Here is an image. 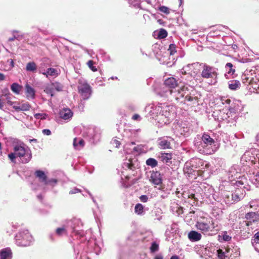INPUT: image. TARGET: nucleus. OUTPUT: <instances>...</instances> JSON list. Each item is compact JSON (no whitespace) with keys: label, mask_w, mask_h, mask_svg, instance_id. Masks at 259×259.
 I'll list each match as a JSON object with an SVG mask.
<instances>
[{"label":"nucleus","mask_w":259,"mask_h":259,"mask_svg":"<svg viewBox=\"0 0 259 259\" xmlns=\"http://www.w3.org/2000/svg\"><path fill=\"white\" fill-rule=\"evenodd\" d=\"M141 132L140 129H125L123 133V139H122V142H126V144H128V146L134 145L135 143L132 140H134L137 138L139 136V134Z\"/></svg>","instance_id":"nucleus-10"},{"label":"nucleus","mask_w":259,"mask_h":259,"mask_svg":"<svg viewBox=\"0 0 259 259\" xmlns=\"http://www.w3.org/2000/svg\"><path fill=\"white\" fill-rule=\"evenodd\" d=\"M202 238L201 234L196 231H191L188 233V238L193 242L198 241Z\"/></svg>","instance_id":"nucleus-23"},{"label":"nucleus","mask_w":259,"mask_h":259,"mask_svg":"<svg viewBox=\"0 0 259 259\" xmlns=\"http://www.w3.org/2000/svg\"><path fill=\"white\" fill-rule=\"evenodd\" d=\"M73 145L76 150H80L84 146V141L80 138H75L73 140Z\"/></svg>","instance_id":"nucleus-27"},{"label":"nucleus","mask_w":259,"mask_h":259,"mask_svg":"<svg viewBox=\"0 0 259 259\" xmlns=\"http://www.w3.org/2000/svg\"><path fill=\"white\" fill-rule=\"evenodd\" d=\"M195 227L202 234L207 236L216 235L221 229L218 222L210 217H201L197 219Z\"/></svg>","instance_id":"nucleus-3"},{"label":"nucleus","mask_w":259,"mask_h":259,"mask_svg":"<svg viewBox=\"0 0 259 259\" xmlns=\"http://www.w3.org/2000/svg\"><path fill=\"white\" fill-rule=\"evenodd\" d=\"M15 240L17 245L27 246L31 244L33 237L27 230H23L16 235Z\"/></svg>","instance_id":"nucleus-8"},{"label":"nucleus","mask_w":259,"mask_h":259,"mask_svg":"<svg viewBox=\"0 0 259 259\" xmlns=\"http://www.w3.org/2000/svg\"><path fill=\"white\" fill-rule=\"evenodd\" d=\"M194 66L199 65L202 66V71L201 75L203 78H209L216 77L217 76V69L214 67L210 66L205 64H199V63H195L193 64Z\"/></svg>","instance_id":"nucleus-11"},{"label":"nucleus","mask_w":259,"mask_h":259,"mask_svg":"<svg viewBox=\"0 0 259 259\" xmlns=\"http://www.w3.org/2000/svg\"><path fill=\"white\" fill-rule=\"evenodd\" d=\"M111 143L113 146L118 148L120 144H121V142L116 139H113L111 141Z\"/></svg>","instance_id":"nucleus-53"},{"label":"nucleus","mask_w":259,"mask_h":259,"mask_svg":"<svg viewBox=\"0 0 259 259\" xmlns=\"http://www.w3.org/2000/svg\"><path fill=\"white\" fill-rule=\"evenodd\" d=\"M220 101L223 105H225V107H227V105H229L231 102L230 99L226 97H221L220 98Z\"/></svg>","instance_id":"nucleus-47"},{"label":"nucleus","mask_w":259,"mask_h":259,"mask_svg":"<svg viewBox=\"0 0 259 259\" xmlns=\"http://www.w3.org/2000/svg\"><path fill=\"white\" fill-rule=\"evenodd\" d=\"M150 251L152 253L155 252L159 250V244L156 242H153L150 248Z\"/></svg>","instance_id":"nucleus-43"},{"label":"nucleus","mask_w":259,"mask_h":259,"mask_svg":"<svg viewBox=\"0 0 259 259\" xmlns=\"http://www.w3.org/2000/svg\"><path fill=\"white\" fill-rule=\"evenodd\" d=\"M158 157L163 163H168L171 162L172 155L171 153L161 152Z\"/></svg>","instance_id":"nucleus-26"},{"label":"nucleus","mask_w":259,"mask_h":259,"mask_svg":"<svg viewBox=\"0 0 259 259\" xmlns=\"http://www.w3.org/2000/svg\"><path fill=\"white\" fill-rule=\"evenodd\" d=\"M37 66L34 62L28 63L26 66V69L28 71L34 72L36 70Z\"/></svg>","instance_id":"nucleus-36"},{"label":"nucleus","mask_w":259,"mask_h":259,"mask_svg":"<svg viewBox=\"0 0 259 259\" xmlns=\"http://www.w3.org/2000/svg\"><path fill=\"white\" fill-rule=\"evenodd\" d=\"M187 91L188 87L183 86L177 90L176 89L175 90L161 89L160 91L159 92V95L170 102L182 103L184 101L183 99L185 95L187 94Z\"/></svg>","instance_id":"nucleus-6"},{"label":"nucleus","mask_w":259,"mask_h":259,"mask_svg":"<svg viewBox=\"0 0 259 259\" xmlns=\"http://www.w3.org/2000/svg\"><path fill=\"white\" fill-rule=\"evenodd\" d=\"M232 237L227 231H223L221 235H219V240L224 241H229L231 240Z\"/></svg>","instance_id":"nucleus-33"},{"label":"nucleus","mask_w":259,"mask_h":259,"mask_svg":"<svg viewBox=\"0 0 259 259\" xmlns=\"http://www.w3.org/2000/svg\"><path fill=\"white\" fill-rule=\"evenodd\" d=\"M194 145L199 153L205 155L213 154L219 148L214 140L206 133H204L198 141L195 140Z\"/></svg>","instance_id":"nucleus-2"},{"label":"nucleus","mask_w":259,"mask_h":259,"mask_svg":"<svg viewBox=\"0 0 259 259\" xmlns=\"http://www.w3.org/2000/svg\"><path fill=\"white\" fill-rule=\"evenodd\" d=\"M206 251H207L206 248L204 246H202L200 253H201L202 254H205V253H206Z\"/></svg>","instance_id":"nucleus-63"},{"label":"nucleus","mask_w":259,"mask_h":259,"mask_svg":"<svg viewBox=\"0 0 259 259\" xmlns=\"http://www.w3.org/2000/svg\"><path fill=\"white\" fill-rule=\"evenodd\" d=\"M30 108V105L28 103H25L21 104L20 103V106H19L18 111H28Z\"/></svg>","instance_id":"nucleus-39"},{"label":"nucleus","mask_w":259,"mask_h":259,"mask_svg":"<svg viewBox=\"0 0 259 259\" xmlns=\"http://www.w3.org/2000/svg\"><path fill=\"white\" fill-rule=\"evenodd\" d=\"M251 244L254 249L259 252V231L255 233L252 237Z\"/></svg>","instance_id":"nucleus-25"},{"label":"nucleus","mask_w":259,"mask_h":259,"mask_svg":"<svg viewBox=\"0 0 259 259\" xmlns=\"http://www.w3.org/2000/svg\"><path fill=\"white\" fill-rule=\"evenodd\" d=\"M168 51L169 52L170 55H174L176 52V45H175L174 44H171L169 46Z\"/></svg>","instance_id":"nucleus-46"},{"label":"nucleus","mask_w":259,"mask_h":259,"mask_svg":"<svg viewBox=\"0 0 259 259\" xmlns=\"http://www.w3.org/2000/svg\"><path fill=\"white\" fill-rule=\"evenodd\" d=\"M140 199L143 202H146L148 201V197L147 195H142L140 197Z\"/></svg>","instance_id":"nucleus-56"},{"label":"nucleus","mask_w":259,"mask_h":259,"mask_svg":"<svg viewBox=\"0 0 259 259\" xmlns=\"http://www.w3.org/2000/svg\"><path fill=\"white\" fill-rule=\"evenodd\" d=\"M239 166L237 165L232 166L228 171V179L232 185L243 188L247 191L250 189V186L248 184L247 180L244 176H238L240 172Z\"/></svg>","instance_id":"nucleus-5"},{"label":"nucleus","mask_w":259,"mask_h":259,"mask_svg":"<svg viewBox=\"0 0 259 259\" xmlns=\"http://www.w3.org/2000/svg\"><path fill=\"white\" fill-rule=\"evenodd\" d=\"M138 166L137 160L136 159H131L130 157L123 163L122 167L125 170L130 169L134 170Z\"/></svg>","instance_id":"nucleus-17"},{"label":"nucleus","mask_w":259,"mask_h":259,"mask_svg":"<svg viewBox=\"0 0 259 259\" xmlns=\"http://www.w3.org/2000/svg\"><path fill=\"white\" fill-rule=\"evenodd\" d=\"M11 89L14 93L18 95L22 89V86L17 83H13L11 85Z\"/></svg>","instance_id":"nucleus-34"},{"label":"nucleus","mask_w":259,"mask_h":259,"mask_svg":"<svg viewBox=\"0 0 259 259\" xmlns=\"http://www.w3.org/2000/svg\"><path fill=\"white\" fill-rule=\"evenodd\" d=\"M42 133H43V134L47 136H49L51 134V132L49 129H44L42 131Z\"/></svg>","instance_id":"nucleus-59"},{"label":"nucleus","mask_w":259,"mask_h":259,"mask_svg":"<svg viewBox=\"0 0 259 259\" xmlns=\"http://www.w3.org/2000/svg\"><path fill=\"white\" fill-rule=\"evenodd\" d=\"M248 205L250 208L256 209L257 207H259V200H252L251 201H250Z\"/></svg>","instance_id":"nucleus-42"},{"label":"nucleus","mask_w":259,"mask_h":259,"mask_svg":"<svg viewBox=\"0 0 259 259\" xmlns=\"http://www.w3.org/2000/svg\"><path fill=\"white\" fill-rule=\"evenodd\" d=\"M12 252L10 248H6L0 251V259H11Z\"/></svg>","instance_id":"nucleus-29"},{"label":"nucleus","mask_w":259,"mask_h":259,"mask_svg":"<svg viewBox=\"0 0 259 259\" xmlns=\"http://www.w3.org/2000/svg\"><path fill=\"white\" fill-rule=\"evenodd\" d=\"M226 73L225 76L227 79H229L233 77V74L235 72V70L233 68V65L231 63H227L225 66Z\"/></svg>","instance_id":"nucleus-22"},{"label":"nucleus","mask_w":259,"mask_h":259,"mask_svg":"<svg viewBox=\"0 0 259 259\" xmlns=\"http://www.w3.org/2000/svg\"><path fill=\"white\" fill-rule=\"evenodd\" d=\"M135 212L138 215H144L145 210L143 205L141 203L137 204L135 206Z\"/></svg>","instance_id":"nucleus-32"},{"label":"nucleus","mask_w":259,"mask_h":259,"mask_svg":"<svg viewBox=\"0 0 259 259\" xmlns=\"http://www.w3.org/2000/svg\"><path fill=\"white\" fill-rule=\"evenodd\" d=\"M13 107V108L16 111L18 112L19 106H20V103L18 102H13L12 104L10 105Z\"/></svg>","instance_id":"nucleus-54"},{"label":"nucleus","mask_w":259,"mask_h":259,"mask_svg":"<svg viewBox=\"0 0 259 259\" xmlns=\"http://www.w3.org/2000/svg\"><path fill=\"white\" fill-rule=\"evenodd\" d=\"M183 100L184 101L182 103L186 104L187 102H192L191 104H194L197 101V99L196 97H193L191 96L186 95L185 97H184Z\"/></svg>","instance_id":"nucleus-37"},{"label":"nucleus","mask_w":259,"mask_h":259,"mask_svg":"<svg viewBox=\"0 0 259 259\" xmlns=\"http://www.w3.org/2000/svg\"><path fill=\"white\" fill-rule=\"evenodd\" d=\"M13 35L15 36V38L18 40H21L25 37V33H21L19 31L17 30H14L12 31Z\"/></svg>","instance_id":"nucleus-38"},{"label":"nucleus","mask_w":259,"mask_h":259,"mask_svg":"<svg viewBox=\"0 0 259 259\" xmlns=\"http://www.w3.org/2000/svg\"><path fill=\"white\" fill-rule=\"evenodd\" d=\"M123 149L126 153L130 154L132 153L134 155L140 154L144 151V146L142 145L134 147L132 149H128V144H125L123 145Z\"/></svg>","instance_id":"nucleus-15"},{"label":"nucleus","mask_w":259,"mask_h":259,"mask_svg":"<svg viewBox=\"0 0 259 259\" xmlns=\"http://www.w3.org/2000/svg\"><path fill=\"white\" fill-rule=\"evenodd\" d=\"M25 93L27 99L32 100L35 98V91L29 84L27 83L25 85Z\"/></svg>","instance_id":"nucleus-21"},{"label":"nucleus","mask_w":259,"mask_h":259,"mask_svg":"<svg viewBox=\"0 0 259 259\" xmlns=\"http://www.w3.org/2000/svg\"><path fill=\"white\" fill-rule=\"evenodd\" d=\"M250 154H252V152L251 151H246L244 153V154H243V155L242 156V159H244L246 161H247V160H248L249 161H252L253 160L251 159V158L250 159H248V157H249Z\"/></svg>","instance_id":"nucleus-49"},{"label":"nucleus","mask_w":259,"mask_h":259,"mask_svg":"<svg viewBox=\"0 0 259 259\" xmlns=\"http://www.w3.org/2000/svg\"><path fill=\"white\" fill-rule=\"evenodd\" d=\"M238 187V189L235 190V192L232 194V198L234 202L240 201L244 197L245 194V191L244 192H240V190Z\"/></svg>","instance_id":"nucleus-24"},{"label":"nucleus","mask_w":259,"mask_h":259,"mask_svg":"<svg viewBox=\"0 0 259 259\" xmlns=\"http://www.w3.org/2000/svg\"><path fill=\"white\" fill-rule=\"evenodd\" d=\"M79 192H80V190L78 189L75 188H74L73 189L70 190L69 192V194H75Z\"/></svg>","instance_id":"nucleus-62"},{"label":"nucleus","mask_w":259,"mask_h":259,"mask_svg":"<svg viewBox=\"0 0 259 259\" xmlns=\"http://www.w3.org/2000/svg\"><path fill=\"white\" fill-rule=\"evenodd\" d=\"M154 259H163V256L161 254H158L155 256Z\"/></svg>","instance_id":"nucleus-64"},{"label":"nucleus","mask_w":259,"mask_h":259,"mask_svg":"<svg viewBox=\"0 0 259 259\" xmlns=\"http://www.w3.org/2000/svg\"><path fill=\"white\" fill-rule=\"evenodd\" d=\"M95 132V130L93 128H90L89 130V137H91L93 140V141H97L99 140L100 138V135L95 134L93 135V134Z\"/></svg>","instance_id":"nucleus-35"},{"label":"nucleus","mask_w":259,"mask_h":259,"mask_svg":"<svg viewBox=\"0 0 259 259\" xmlns=\"http://www.w3.org/2000/svg\"><path fill=\"white\" fill-rule=\"evenodd\" d=\"M229 88L231 90H237L240 87L239 81L237 80H230L228 82Z\"/></svg>","instance_id":"nucleus-31"},{"label":"nucleus","mask_w":259,"mask_h":259,"mask_svg":"<svg viewBox=\"0 0 259 259\" xmlns=\"http://www.w3.org/2000/svg\"><path fill=\"white\" fill-rule=\"evenodd\" d=\"M34 116L36 119H44L47 116L46 114L37 113L34 115Z\"/></svg>","instance_id":"nucleus-52"},{"label":"nucleus","mask_w":259,"mask_h":259,"mask_svg":"<svg viewBox=\"0 0 259 259\" xmlns=\"http://www.w3.org/2000/svg\"><path fill=\"white\" fill-rule=\"evenodd\" d=\"M6 96H7V97H6L7 103L10 106L13 102L11 101V98L9 95H6Z\"/></svg>","instance_id":"nucleus-61"},{"label":"nucleus","mask_w":259,"mask_h":259,"mask_svg":"<svg viewBox=\"0 0 259 259\" xmlns=\"http://www.w3.org/2000/svg\"><path fill=\"white\" fill-rule=\"evenodd\" d=\"M190 164L193 168H199L201 170L208 167L209 165L206 161L199 158L192 159L190 162Z\"/></svg>","instance_id":"nucleus-14"},{"label":"nucleus","mask_w":259,"mask_h":259,"mask_svg":"<svg viewBox=\"0 0 259 259\" xmlns=\"http://www.w3.org/2000/svg\"><path fill=\"white\" fill-rule=\"evenodd\" d=\"M8 157L12 162L14 163H16V158H18V156L15 151H14V152H12L9 154Z\"/></svg>","instance_id":"nucleus-45"},{"label":"nucleus","mask_w":259,"mask_h":259,"mask_svg":"<svg viewBox=\"0 0 259 259\" xmlns=\"http://www.w3.org/2000/svg\"><path fill=\"white\" fill-rule=\"evenodd\" d=\"M254 174V179L255 182H259V170Z\"/></svg>","instance_id":"nucleus-58"},{"label":"nucleus","mask_w":259,"mask_h":259,"mask_svg":"<svg viewBox=\"0 0 259 259\" xmlns=\"http://www.w3.org/2000/svg\"><path fill=\"white\" fill-rule=\"evenodd\" d=\"M178 80L174 77H168L166 79L164 82V87L161 89H165L166 90L174 89L178 85Z\"/></svg>","instance_id":"nucleus-16"},{"label":"nucleus","mask_w":259,"mask_h":259,"mask_svg":"<svg viewBox=\"0 0 259 259\" xmlns=\"http://www.w3.org/2000/svg\"><path fill=\"white\" fill-rule=\"evenodd\" d=\"M149 180L154 185H158L162 183V177L158 171H152Z\"/></svg>","instance_id":"nucleus-19"},{"label":"nucleus","mask_w":259,"mask_h":259,"mask_svg":"<svg viewBox=\"0 0 259 259\" xmlns=\"http://www.w3.org/2000/svg\"><path fill=\"white\" fill-rule=\"evenodd\" d=\"M13 150L16 152L19 161L22 163H27L31 160V151L23 143L20 142L14 145Z\"/></svg>","instance_id":"nucleus-7"},{"label":"nucleus","mask_w":259,"mask_h":259,"mask_svg":"<svg viewBox=\"0 0 259 259\" xmlns=\"http://www.w3.org/2000/svg\"><path fill=\"white\" fill-rule=\"evenodd\" d=\"M41 73L47 77H48L49 76L56 77L59 75L58 70L54 68H49L47 69L46 71L42 72Z\"/></svg>","instance_id":"nucleus-30"},{"label":"nucleus","mask_w":259,"mask_h":259,"mask_svg":"<svg viewBox=\"0 0 259 259\" xmlns=\"http://www.w3.org/2000/svg\"><path fill=\"white\" fill-rule=\"evenodd\" d=\"M87 64L89 67L93 71H97V69L96 67L94 66V62L92 60H90L88 62Z\"/></svg>","instance_id":"nucleus-51"},{"label":"nucleus","mask_w":259,"mask_h":259,"mask_svg":"<svg viewBox=\"0 0 259 259\" xmlns=\"http://www.w3.org/2000/svg\"><path fill=\"white\" fill-rule=\"evenodd\" d=\"M167 36V32L164 29H160L158 32V38L162 39L165 38Z\"/></svg>","instance_id":"nucleus-41"},{"label":"nucleus","mask_w":259,"mask_h":259,"mask_svg":"<svg viewBox=\"0 0 259 259\" xmlns=\"http://www.w3.org/2000/svg\"><path fill=\"white\" fill-rule=\"evenodd\" d=\"M159 10L162 12V13H164L166 14H168L169 13L170 11H169V9L165 6H160L159 8Z\"/></svg>","instance_id":"nucleus-50"},{"label":"nucleus","mask_w":259,"mask_h":259,"mask_svg":"<svg viewBox=\"0 0 259 259\" xmlns=\"http://www.w3.org/2000/svg\"><path fill=\"white\" fill-rule=\"evenodd\" d=\"M171 140L172 139L168 137L161 138L159 139L158 145L159 147L162 149L169 148L170 146V140Z\"/></svg>","instance_id":"nucleus-20"},{"label":"nucleus","mask_w":259,"mask_h":259,"mask_svg":"<svg viewBox=\"0 0 259 259\" xmlns=\"http://www.w3.org/2000/svg\"><path fill=\"white\" fill-rule=\"evenodd\" d=\"M218 252V256L220 259H225L227 255L226 254V253L224 252L221 249H219L217 250Z\"/></svg>","instance_id":"nucleus-48"},{"label":"nucleus","mask_w":259,"mask_h":259,"mask_svg":"<svg viewBox=\"0 0 259 259\" xmlns=\"http://www.w3.org/2000/svg\"><path fill=\"white\" fill-rule=\"evenodd\" d=\"M35 175L39 181L44 183L45 185H48L49 182H47V177L45 172L40 170H37L35 172Z\"/></svg>","instance_id":"nucleus-28"},{"label":"nucleus","mask_w":259,"mask_h":259,"mask_svg":"<svg viewBox=\"0 0 259 259\" xmlns=\"http://www.w3.org/2000/svg\"><path fill=\"white\" fill-rule=\"evenodd\" d=\"M146 163L147 165L150 166L152 167H154L157 165V161L154 158H148L146 161Z\"/></svg>","instance_id":"nucleus-40"},{"label":"nucleus","mask_w":259,"mask_h":259,"mask_svg":"<svg viewBox=\"0 0 259 259\" xmlns=\"http://www.w3.org/2000/svg\"><path fill=\"white\" fill-rule=\"evenodd\" d=\"M179 127L180 128V131L181 134H185L186 133L188 132L189 131V129L187 127H183V130H182V127L180 126Z\"/></svg>","instance_id":"nucleus-57"},{"label":"nucleus","mask_w":259,"mask_h":259,"mask_svg":"<svg viewBox=\"0 0 259 259\" xmlns=\"http://www.w3.org/2000/svg\"><path fill=\"white\" fill-rule=\"evenodd\" d=\"M82 226V224L79 219H74L68 221L62 227L56 229L55 235L61 237L70 233L78 235L79 237H82L84 235V232L77 229V227L80 228V226Z\"/></svg>","instance_id":"nucleus-4"},{"label":"nucleus","mask_w":259,"mask_h":259,"mask_svg":"<svg viewBox=\"0 0 259 259\" xmlns=\"http://www.w3.org/2000/svg\"><path fill=\"white\" fill-rule=\"evenodd\" d=\"M63 85L57 81L52 82L51 84H48L44 90V92L47 94L50 95L51 97L54 95V91L60 92L62 91Z\"/></svg>","instance_id":"nucleus-13"},{"label":"nucleus","mask_w":259,"mask_h":259,"mask_svg":"<svg viewBox=\"0 0 259 259\" xmlns=\"http://www.w3.org/2000/svg\"><path fill=\"white\" fill-rule=\"evenodd\" d=\"M245 225L248 227L251 226L252 228L253 224L259 222V212L258 211L247 212L245 214Z\"/></svg>","instance_id":"nucleus-12"},{"label":"nucleus","mask_w":259,"mask_h":259,"mask_svg":"<svg viewBox=\"0 0 259 259\" xmlns=\"http://www.w3.org/2000/svg\"><path fill=\"white\" fill-rule=\"evenodd\" d=\"M60 117L65 120H70L73 115V112L69 108H63L59 112Z\"/></svg>","instance_id":"nucleus-18"},{"label":"nucleus","mask_w":259,"mask_h":259,"mask_svg":"<svg viewBox=\"0 0 259 259\" xmlns=\"http://www.w3.org/2000/svg\"><path fill=\"white\" fill-rule=\"evenodd\" d=\"M132 119L135 120H141V117L139 114H135L133 116Z\"/></svg>","instance_id":"nucleus-60"},{"label":"nucleus","mask_w":259,"mask_h":259,"mask_svg":"<svg viewBox=\"0 0 259 259\" xmlns=\"http://www.w3.org/2000/svg\"><path fill=\"white\" fill-rule=\"evenodd\" d=\"M253 81L252 78H249L246 76V75H244L242 76V82L245 85L250 84L252 83Z\"/></svg>","instance_id":"nucleus-44"},{"label":"nucleus","mask_w":259,"mask_h":259,"mask_svg":"<svg viewBox=\"0 0 259 259\" xmlns=\"http://www.w3.org/2000/svg\"><path fill=\"white\" fill-rule=\"evenodd\" d=\"M145 111L149 116L161 124L169 123L174 117V107L165 103L150 104L146 107Z\"/></svg>","instance_id":"nucleus-1"},{"label":"nucleus","mask_w":259,"mask_h":259,"mask_svg":"<svg viewBox=\"0 0 259 259\" xmlns=\"http://www.w3.org/2000/svg\"><path fill=\"white\" fill-rule=\"evenodd\" d=\"M78 93L80 94L83 100H88L92 94V88L87 80L83 78L78 80Z\"/></svg>","instance_id":"nucleus-9"},{"label":"nucleus","mask_w":259,"mask_h":259,"mask_svg":"<svg viewBox=\"0 0 259 259\" xmlns=\"http://www.w3.org/2000/svg\"><path fill=\"white\" fill-rule=\"evenodd\" d=\"M47 182H49L48 185H51L52 186H54L57 183V180L55 179H52L49 180H47Z\"/></svg>","instance_id":"nucleus-55"}]
</instances>
